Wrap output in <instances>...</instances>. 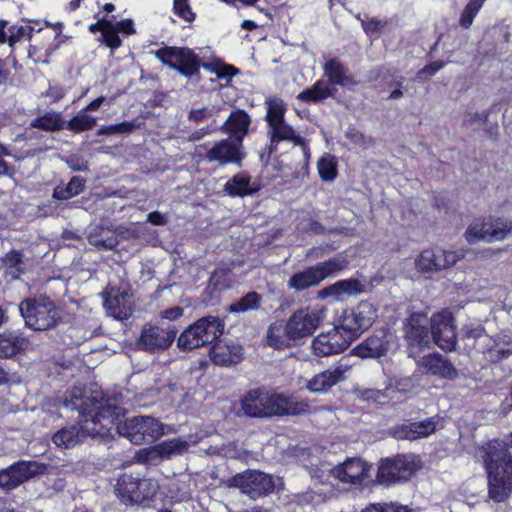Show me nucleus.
<instances>
[{
    "instance_id": "obj_1",
    "label": "nucleus",
    "mask_w": 512,
    "mask_h": 512,
    "mask_svg": "<svg viewBox=\"0 0 512 512\" xmlns=\"http://www.w3.org/2000/svg\"><path fill=\"white\" fill-rule=\"evenodd\" d=\"M63 406L71 411L77 410L81 418H88L90 427L106 429L107 432L111 430L110 424L117 429V424L123 423L120 418L124 416V408L105 400L98 387L74 388L65 394ZM101 432V436L105 434Z\"/></svg>"
},
{
    "instance_id": "obj_2",
    "label": "nucleus",
    "mask_w": 512,
    "mask_h": 512,
    "mask_svg": "<svg viewBox=\"0 0 512 512\" xmlns=\"http://www.w3.org/2000/svg\"><path fill=\"white\" fill-rule=\"evenodd\" d=\"M326 309L323 307H304L294 311L285 324H270L266 333L267 344L282 350L295 347L312 336L325 319Z\"/></svg>"
},
{
    "instance_id": "obj_3",
    "label": "nucleus",
    "mask_w": 512,
    "mask_h": 512,
    "mask_svg": "<svg viewBox=\"0 0 512 512\" xmlns=\"http://www.w3.org/2000/svg\"><path fill=\"white\" fill-rule=\"evenodd\" d=\"M482 451L488 478V496L494 502H504L512 493V455L507 446L499 441H490Z\"/></svg>"
},
{
    "instance_id": "obj_4",
    "label": "nucleus",
    "mask_w": 512,
    "mask_h": 512,
    "mask_svg": "<svg viewBox=\"0 0 512 512\" xmlns=\"http://www.w3.org/2000/svg\"><path fill=\"white\" fill-rule=\"evenodd\" d=\"M18 309L26 328L43 332L62 323V316L55 302L44 295L23 299Z\"/></svg>"
},
{
    "instance_id": "obj_5",
    "label": "nucleus",
    "mask_w": 512,
    "mask_h": 512,
    "mask_svg": "<svg viewBox=\"0 0 512 512\" xmlns=\"http://www.w3.org/2000/svg\"><path fill=\"white\" fill-rule=\"evenodd\" d=\"M224 332V323L215 316H205L187 327L177 338L180 350H192L213 343Z\"/></svg>"
},
{
    "instance_id": "obj_6",
    "label": "nucleus",
    "mask_w": 512,
    "mask_h": 512,
    "mask_svg": "<svg viewBox=\"0 0 512 512\" xmlns=\"http://www.w3.org/2000/svg\"><path fill=\"white\" fill-rule=\"evenodd\" d=\"M158 488L157 482L152 479L124 473L117 480L115 492L123 504L139 505L151 500L156 495Z\"/></svg>"
},
{
    "instance_id": "obj_7",
    "label": "nucleus",
    "mask_w": 512,
    "mask_h": 512,
    "mask_svg": "<svg viewBox=\"0 0 512 512\" xmlns=\"http://www.w3.org/2000/svg\"><path fill=\"white\" fill-rule=\"evenodd\" d=\"M178 332L176 324L167 321H158L155 324L146 323L136 345L138 349L150 353L165 351L171 347Z\"/></svg>"
},
{
    "instance_id": "obj_8",
    "label": "nucleus",
    "mask_w": 512,
    "mask_h": 512,
    "mask_svg": "<svg viewBox=\"0 0 512 512\" xmlns=\"http://www.w3.org/2000/svg\"><path fill=\"white\" fill-rule=\"evenodd\" d=\"M421 468L420 460L413 454H398L382 459L377 472L380 484L390 485L409 480Z\"/></svg>"
},
{
    "instance_id": "obj_9",
    "label": "nucleus",
    "mask_w": 512,
    "mask_h": 512,
    "mask_svg": "<svg viewBox=\"0 0 512 512\" xmlns=\"http://www.w3.org/2000/svg\"><path fill=\"white\" fill-rule=\"evenodd\" d=\"M117 432L131 443H151L163 435V424L151 416H136L117 424Z\"/></svg>"
},
{
    "instance_id": "obj_10",
    "label": "nucleus",
    "mask_w": 512,
    "mask_h": 512,
    "mask_svg": "<svg viewBox=\"0 0 512 512\" xmlns=\"http://www.w3.org/2000/svg\"><path fill=\"white\" fill-rule=\"evenodd\" d=\"M228 486L238 488L250 499L267 496L275 490L273 476L260 470L248 469L238 473L228 480Z\"/></svg>"
},
{
    "instance_id": "obj_11",
    "label": "nucleus",
    "mask_w": 512,
    "mask_h": 512,
    "mask_svg": "<svg viewBox=\"0 0 512 512\" xmlns=\"http://www.w3.org/2000/svg\"><path fill=\"white\" fill-rule=\"evenodd\" d=\"M277 392L266 388L247 391L240 399L243 414L249 418H270L276 416Z\"/></svg>"
},
{
    "instance_id": "obj_12",
    "label": "nucleus",
    "mask_w": 512,
    "mask_h": 512,
    "mask_svg": "<svg viewBox=\"0 0 512 512\" xmlns=\"http://www.w3.org/2000/svg\"><path fill=\"white\" fill-rule=\"evenodd\" d=\"M155 56L164 65L185 77L192 78L199 75L201 60L188 48L164 47L158 49Z\"/></svg>"
},
{
    "instance_id": "obj_13",
    "label": "nucleus",
    "mask_w": 512,
    "mask_h": 512,
    "mask_svg": "<svg viewBox=\"0 0 512 512\" xmlns=\"http://www.w3.org/2000/svg\"><path fill=\"white\" fill-rule=\"evenodd\" d=\"M46 471L47 465L44 463L32 460L17 461L0 470V489L6 493L10 492Z\"/></svg>"
},
{
    "instance_id": "obj_14",
    "label": "nucleus",
    "mask_w": 512,
    "mask_h": 512,
    "mask_svg": "<svg viewBox=\"0 0 512 512\" xmlns=\"http://www.w3.org/2000/svg\"><path fill=\"white\" fill-rule=\"evenodd\" d=\"M377 318V310L368 301H361L355 308L344 310L339 319V326L354 340L363 331L372 326Z\"/></svg>"
},
{
    "instance_id": "obj_15",
    "label": "nucleus",
    "mask_w": 512,
    "mask_h": 512,
    "mask_svg": "<svg viewBox=\"0 0 512 512\" xmlns=\"http://www.w3.org/2000/svg\"><path fill=\"white\" fill-rule=\"evenodd\" d=\"M101 296L108 315L118 320L128 319L131 316L133 302L128 283H120L119 286L109 285Z\"/></svg>"
},
{
    "instance_id": "obj_16",
    "label": "nucleus",
    "mask_w": 512,
    "mask_h": 512,
    "mask_svg": "<svg viewBox=\"0 0 512 512\" xmlns=\"http://www.w3.org/2000/svg\"><path fill=\"white\" fill-rule=\"evenodd\" d=\"M465 256L463 250L446 251L441 248L423 250L415 259V266L421 273H435L455 265Z\"/></svg>"
},
{
    "instance_id": "obj_17",
    "label": "nucleus",
    "mask_w": 512,
    "mask_h": 512,
    "mask_svg": "<svg viewBox=\"0 0 512 512\" xmlns=\"http://www.w3.org/2000/svg\"><path fill=\"white\" fill-rule=\"evenodd\" d=\"M102 434L101 430L90 427L88 418H81L78 423L64 426L52 437L54 444L64 449H70L84 442L87 437Z\"/></svg>"
},
{
    "instance_id": "obj_18",
    "label": "nucleus",
    "mask_w": 512,
    "mask_h": 512,
    "mask_svg": "<svg viewBox=\"0 0 512 512\" xmlns=\"http://www.w3.org/2000/svg\"><path fill=\"white\" fill-rule=\"evenodd\" d=\"M431 339L442 350L452 351L456 347L457 336L454 319L450 312L442 311L431 318Z\"/></svg>"
},
{
    "instance_id": "obj_19",
    "label": "nucleus",
    "mask_w": 512,
    "mask_h": 512,
    "mask_svg": "<svg viewBox=\"0 0 512 512\" xmlns=\"http://www.w3.org/2000/svg\"><path fill=\"white\" fill-rule=\"evenodd\" d=\"M353 341L352 337L343 332L339 324L327 333H321L312 341V349L317 356H329L344 351Z\"/></svg>"
},
{
    "instance_id": "obj_20",
    "label": "nucleus",
    "mask_w": 512,
    "mask_h": 512,
    "mask_svg": "<svg viewBox=\"0 0 512 512\" xmlns=\"http://www.w3.org/2000/svg\"><path fill=\"white\" fill-rule=\"evenodd\" d=\"M428 318L422 313H412L404 324V338L410 348L428 347L431 342V328Z\"/></svg>"
},
{
    "instance_id": "obj_21",
    "label": "nucleus",
    "mask_w": 512,
    "mask_h": 512,
    "mask_svg": "<svg viewBox=\"0 0 512 512\" xmlns=\"http://www.w3.org/2000/svg\"><path fill=\"white\" fill-rule=\"evenodd\" d=\"M245 156L243 143L228 138L216 142L213 147L207 151L205 158L209 162H218L220 165L235 163L240 167Z\"/></svg>"
},
{
    "instance_id": "obj_22",
    "label": "nucleus",
    "mask_w": 512,
    "mask_h": 512,
    "mask_svg": "<svg viewBox=\"0 0 512 512\" xmlns=\"http://www.w3.org/2000/svg\"><path fill=\"white\" fill-rule=\"evenodd\" d=\"M268 136L270 139V144L266 148L267 149V159L266 163H268V159L277 151V145L281 141H292L294 145H298L302 148L303 155L307 160L309 157V148L307 146L306 140L300 135L296 134L295 130L292 126H290L286 121H281L274 123L268 126Z\"/></svg>"
},
{
    "instance_id": "obj_23",
    "label": "nucleus",
    "mask_w": 512,
    "mask_h": 512,
    "mask_svg": "<svg viewBox=\"0 0 512 512\" xmlns=\"http://www.w3.org/2000/svg\"><path fill=\"white\" fill-rule=\"evenodd\" d=\"M391 339V333L380 331L354 347L352 353L362 359L381 358L389 351Z\"/></svg>"
},
{
    "instance_id": "obj_24",
    "label": "nucleus",
    "mask_w": 512,
    "mask_h": 512,
    "mask_svg": "<svg viewBox=\"0 0 512 512\" xmlns=\"http://www.w3.org/2000/svg\"><path fill=\"white\" fill-rule=\"evenodd\" d=\"M482 354L491 363H497L512 355V335L500 333L495 337L489 336L482 346Z\"/></svg>"
},
{
    "instance_id": "obj_25",
    "label": "nucleus",
    "mask_w": 512,
    "mask_h": 512,
    "mask_svg": "<svg viewBox=\"0 0 512 512\" xmlns=\"http://www.w3.org/2000/svg\"><path fill=\"white\" fill-rule=\"evenodd\" d=\"M368 468L359 458H349L331 470V475L344 483H361L367 476Z\"/></svg>"
},
{
    "instance_id": "obj_26",
    "label": "nucleus",
    "mask_w": 512,
    "mask_h": 512,
    "mask_svg": "<svg viewBox=\"0 0 512 512\" xmlns=\"http://www.w3.org/2000/svg\"><path fill=\"white\" fill-rule=\"evenodd\" d=\"M420 367L425 373L433 376L449 380L458 378V371L454 365L439 353L424 356L420 361Z\"/></svg>"
},
{
    "instance_id": "obj_27",
    "label": "nucleus",
    "mask_w": 512,
    "mask_h": 512,
    "mask_svg": "<svg viewBox=\"0 0 512 512\" xmlns=\"http://www.w3.org/2000/svg\"><path fill=\"white\" fill-rule=\"evenodd\" d=\"M210 358L214 364L219 366L236 365L243 360V348L234 342L223 343L219 341L212 346Z\"/></svg>"
},
{
    "instance_id": "obj_28",
    "label": "nucleus",
    "mask_w": 512,
    "mask_h": 512,
    "mask_svg": "<svg viewBox=\"0 0 512 512\" xmlns=\"http://www.w3.org/2000/svg\"><path fill=\"white\" fill-rule=\"evenodd\" d=\"M29 344V339L23 333L5 330L0 333V358L8 359L21 354Z\"/></svg>"
},
{
    "instance_id": "obj_29",
    "label": "nucleus",
    "mask_w": 512,
    "mask_h": 512,
    "mask_svg": "<svg viewBox=\"0 0 512 512\" xmlns=\"http://www.w3.org/2000/svg\"><path fill=\"white\" fill-rule=\"evenodd\" d=\"M251 124L250 116L241 109L233 111L224 124L220 127L223 133L231 134V138L243 143Z\"/></svg>"
},
{
    "instance_id": "obj_30",
    "label": "nucleus",
    "mask_w": 512,
    "mask_h": 512,
    "mask_svg": "<svg viewBox=\"0 0 512 512\" xmlns=\"http://www.w3.org/2000/svg\"><path fill=\"white\" fill-rule=\"evenodd\" d=\"M364 284L358 279L339 280L318 291L317 298L324 300L328 297L338 299L342 295L355 296L364 291Z\"/></svg>"
},
{
    "instance_id": "obj_31",
    "label": "nucleus",
    "mask_w": 512,
    "mask_h": 512,
    "mask_svg": "<svg viewBox=\"0 0 512 512\" xmlns=\"http://www.w3.org/2000/svg\"><path fill=\"white\" fill-rule=\"evenodd\" d=\"M324 75L328 78L326 80L329 85H340V86H355L357 81L353 75L349 73L348 67H346L338 58H332L323 66Z\"/></svg>"
},
{
    "instance_id": "obj_32",
    "label": "nucleus",
    "mask_w": 512,
    "mask_h": 512,
    "mask_svg": "<svg viewBox=\"0 0 512 512\" xmlns=\"http://www.w3.org/2000/svg\"><path fill=\"white\" fill-rule=\"evenodd\" d=\"M344 372L341 366L334 368L333 370H326L316 374L307 383V389L313 393L327 392L334 385L344 379Z\"/></svg>"
},
{
    "instance_id": "obj_33",
    "label": "nucleus",
    "mask_w": 512,
    "mask_h": 512,
    "mask_svg": "<svg viewBox=\"0 0 512 512\" xmlns=\"http://www.w3.org/2000/svg\"><path fill=\"white\" fill-rule=\"evenodd\" d=\"M260 187L251 182V177L247 172L235 174L225 185L224 191L232 197H245L256 194Z\"/></svg>"
},
{
    "instance_id": "obj_34",
    "label": "nucleus",
    "mask_w": 512,
    "mask_h": 512,
    "mask_svg": "<svg viewBox=\"0 0 512 512\" xmlns=\"http://www.w3.org/2000/svg\"><path fill=\"white\" fill-rule=\"evenodd\" d=\"M310 412V405L306 399L298 396H285L277 393L276 416L303 415Z\"/></svg>"
},
{
    "instance_id": "obj_35",
    "label": "nucleus",
    "mask_w": 512,
    "mask_h": 512,
    "mask_svg": "<svg viewBox=\"0 0 512 512\" xmlns=\"http://www.w3.org/2000/svg\"><path fill=\"white\" fill-rule=\"evenodd\" d=\"M436 429V423L433 418L419 422H413L399 427L395 434L399 439L415 440L420 437L429 436Z\"/></svg>"
},
{
    "instance_id": "obj_36",
    "label": "nucleus",
    "mask_w": 512,
    "mask_h": 512,
    "mask_svg": "<svg viewBox=\"0 0 512 512\" xmlns=\"http://www.w3.org/2000/svg\"><path fill=\"white\" fill-rule=\"evenodd\" d=\"M321 280L314 266H309L303 271L294 273L287 281V287L296 293L318 286Z\"/></svg>"
},
{
    "instance_id": "obj_37",
    "label": "nucleus",
    "mask_w": 512,
    "mask_h": 512,
    "mask_svg": "<svg viewBox=\"0 0 512 512\" xmlns=\"http://www.w3.org/2000/svg\"><path fill=\"white\" fill-rule=\"evenodd\" d=\"M337 89L330 86L326 80L320 79L310 88L303 90L297 95V99L305 103H318L328 97L335 98Z\"/></svg>"
},
{
    "instance_id": "obj_38",
    "label": "nucleus",
    "mask_w": 512,
    "mask_h": 512,
    "mask_svg": "<svg viewBox=\"0 0 512 512\" xmlns=\"http://www.w3.org/2000/svg\"><path fill=\"white\" fill-rule=\"evenodd\" d=\"M88 242L99 250H112L119 244L115 231L104 226L92 228L88 235Z\"/></svg>"
},
{
    "instance_id": "obj_39",
    "label": "nucleus",
    "mask_w": 512,
    "mask_h": 512,
    "mask_svg": "<svg viewBox=\"0 0 512 512\" xmlns=\"http://www.w3.org/2000/svg\"><path fill=\"white\" fill-rule=\"evenodd\" d=\"M189 445L187 441L181 439H169L156 445L150 452L152 457H159L160 459H171L175 456H180L188 451Z\"/></svg>"
},
{
    "instance_id": "obj_40",
    "label": "nucleus",
    "mask_w": 512,
    "mask_h": 512,
    "mask_svg": "<svg viewBox=\"0 0 512 512\" xmlns=\"http://www.w3.org/2000/svg\"><path fill=\"white\" fill-rule=\"evenodd\" d=\"M65 120L60 112L53 110L45 112L30 122V127L46 132H56L65 128Z\"/></svg>"
},
{
    "instance_id": "obj_41",
    "label": "nucleus",
    "mask_w": 512,
    "mask_h": 512,
    "mask_svg": "<svg viewBox=\"0 0 512 512\" xmlns=\"http://www.w3.org/2000/svg\"><path fill=\"white\" fill-rule=\"evenodd\" d=\"M86 181L80 176H73L66 186H56L52 197L57 200H68L82 193L85 189Z\"/></svg>"
},
{
    "instance_id": "obj_42",
    "label": "nucleus",
    "mask_w": 512,
    "mask_h": 512,
    "mask_svg": "<svg viewBox=\"0 0 512 512\" xmlns=\"http://www.w3.org/2000/svg\"><path fill=\"white\" fill-rule=\"evenodd\" d=\"M462 335L465 340L471 342V345L480 353L482 346L485 345L489 335L481 324L469 323L463 326Z\"/></svg>"
},
{
    "instance_id": "obj_43",
    "label": "nucleus",
    "mask_w": 512,
    "mask_h": 512,
    "mask_svg": "<svg viewBox=\"0 0 512 512\" xmlns=\"http://www.w3.org/2000/svg\"><path fill=\"white\" fill-rule=\"evenodd\" d=\"M347 266L348 261L344 257H333L314 265L321 282L343 271Z\"/></svg>"
},
{
    "instance_id": "obj_44",
    "label": "nucleus",
    "mask_w": 512,
    "mask_h": 512,
    "mask_svg": "<svg viewBox=\"0 0 512 512\" xmlns=\"http://www.w3.org/2000/svg\"><path fill=\"white\" fill-rule=\"evenodd\" d=\"M267 108L265 120L268 126L285 120L286 104L277 97H267L265 100Z\"/></svg>"
},
{
    "instance_id": "obj_45",
    "label": "nucleus",
    "mask_w": 512,
    "mask_h": 512,
    "mask_svg": "<svg viewBox=\"0 0 512 512\" xmlns=\"http://www.w3.org/2000/svg\"><path fill=\"white\" fill-rule=\"evenodd\" d=\"M260 302L261 295L255 291H251L232 303L229 307V311L232 313H244L257 310L260 307Z\"/></svg>"
},
{
    "instance_id": "obj_46",
    "label": "nucleus",
    "mask_w": 512,
    "mask_h": 512,
    "mask_svg": "<svg viewBox=\"0 0 512 512\" xmlns=\"http://www.w3.org/2000/svg\"><path fill=\"white\" fill-rule=\"evenodd\" d=\"M96 125V118L88 115L86 110H80L76 116L65 124V128L73 132H83L92 129Z\"/></svg>"
},
{
    "instance_id": "obj_47",
    "label": "nucleus",
    "mask_w": 512,
    "mask_h": 512,
    "mask_svg": "<svg viewBox=\"0 0 512 512\" xmlns=\"http://www.w3.org/2000/svg\"><path fill=\"white\" fill-rule=\"evenodd\" d=\"M318 173L323 181H333L337 172V161L335 156L331 154H325L321 157L317 163Z\"/></svg>"
},
{
    "instance_id": "obj_48",
    "label": "nucleus",
    "mask_w": 512,
    "mask_h": 512,
    "mask_svg": "<svg viewBox=\"0 0 512 512\" xmlns=\"http://www.w3.org/2000/svg\"><path fill=\"white\" fill-rule=\"evenodd\" d=\"M489 240L501 241L504 240L512 230V224L508 220L502 218H496L495 220L488 222Z\"/></svg>"
},
{
    "instance_id": "obj_49",
    "label": "nucleus",
    "mask_w": 512,
    "mask_h": 512,
    "mask_svg": "<svg viewBox=\"0 0 512 512\" xmlns=\"http://www.w3.org/2000/svg\"><path fill=\"white\" fill-rule=\"evenodd\" d=\"M487 227L488 222H475L471 224L465 232L467 242L470 244L477 243L481 240L490 242L489 230L486 229Z\"/></svg>"
},
{
    "instance_id": "obj_50",
    "label": "nucleus",
    "mask_w": 512,
    "mask_h": 512,
    "mask_svg": "<svg viewBox=\"0 0 512 512\" xmlns=\"http://www.w3.org/2000/svg\"><path fill=\"white\" fill-rule=\"evenodd\" d=\"M34 28L28 24L25 25H12L8 28L9 37L8 44L13 47L17 42H20L25 39H30L32 37V32Z\"/></svg>"
},
{
    "instance_id": "obj_51",
    "label": "nucleus",
    "mask_w": 512,
    "mask_h": 512,
    "mask_svg": "<svg viewBox=\"0 0 512 512\" xmlns=\"http://www.w3.org/2000/svg\"><path fill=\"white\" fill-rule=\"evenodd\" d=\"M136 128H138V125L136 124L135 121H123L121 123L101 127L98 130L97 135H113V134L131 133Z\"/></svg>"
},
{
    "instance_id": "obj_52",
    "label": "nucleus",
    "mask_w": 512,
    "mask_h": 512,
    "mask_svg": "<svg viewBox=\"0 0 512 512\" xmlns=\"http://www.w3.org/2000/svg\"><path fill=\"white\" fill-rule=\"evenodd\" d=\"M482 3L483 2H467L459 19V25L462 28L468 29L472 25L475 16L482 8Z\"/></svg>"
},
{
    "instance_id": "obj_53",
    "label": "nucleus",
    "mask_w": 512,
    "mask_h": 512,
    "mask_svg": "<svg viewBox=\"0 0 512 512\" xmlns=\"http://www.w3.org/2000/svg\"><path fill=\"white\" fill-rule=\"evenodd\" d=\"M105 23L106 25L102 28V41L112 50L119 48L122 41L118 35L117 29L112 22Z\"/></svg>"
},
{
    "instance_id": "obj_54",
    "label": "nucleus",
    "mask_w": 512,
    "mask_h": 512,
    "mask_svg": "<svg viewBox=\"0 0 512 512\" xmlns=\"http://www.w3.org/2000/svg\"><path fill=\"white\" fill-rule=\"evenodd\" d=\"M6 268H24L23 254L18 250H11L2 259Z\"/></svg>"
},
{
    "instance_id": "obj_55",
    "label": "nucleus",
    "mask_w": 512,
    "mask_h": 512,
    "mask_svg": "<svg viewBox=\"0 0 512 512\" xmlns=\"http://www.w3.org/2000/svg\"><path fill=\"white\" fill-rule=\"evenodd\" d=\"M173 12L176 16L187 22H192L195 19V13L188 2H173Z\"/></svg>"
},
{
    "instance_id": "obj_56",
    "label": "nucleus",
    "mask_w": 512,
    "mask_h": 512,
    "mask_svg": "<svg viewBox=\"0 0 512 512\" xmlns=\"http://www.w3.org/2000/svg\"><path fill=\"white\" fill-rule=\"evenodd\" d=\"M446 62L444 61H434L430 64L426 65L422 69H420L416 74L417 80H426L431 76L435 75L440 69L445 66Z\"/></svg>"
},
{
    "instance_id": "obj_57",
    "label": "nucleus",
    "mask_w": 512,
    "mask_h": 512,
    "mask_svg": "<svg viewBox=\"0 0 512 512\" xmlns=\"http://www.w3.org/2000/svg\"><path fill=\"white\" fill-rule=\"evenodd\" d=\"M67 166L73 171H88V163L83 156L79 154H71L64 159Z\"/></svg>"
},
{
    "instance_id": "obj_58",
    "label": "nucleus",
    "mask_w": 512,
    "mask_h": 512,
    "mask_svg": "<svg viewBox=\"0 0 512 512\" xmlns=\"http://www.w3.org/2000/svg\"><path fill=\"white\" fill-rule=\"evenodd\" d=\"M360 512H409L406 508L398 507L396 504L373 503L362 509Z\"/></svg>"
},
{
    "instance_id": "obj_59",
    "label": "nucleus",
    "mask_w": 512,
    "mask_h": 512,
    "mask_svg": "<svg viewBox=\"0 0 512 512\" xmlns=\"http://www.w3.org/2000/svg\"><path fill=\"white\" fill-rule=\"evenodd\" d=\"M213 115V108L202 107L200 109H192L188 114V119L195 123L202 122Z\"/></svg>"
},
{
    "instance_id": "obj_60",
    "label": "nucleus",
    "mask_w": 512,
    "mask_h": 512,
    "mask_svg": "<svg viewBox=\"0 0 512 512\" xmlns=\"http://www.w3.org/2000/svg\"><path fill=\"white\" fill-rule=\"evenodd\" d=\"M183 315V308L179 306H175L169 309H166L160 313L159 321H167L170 322L179 319Z\"/></svg>"
},
{
    "instance_id": "obj_61",
    "label": "nucleus",
    "mask_w": 512,
    "mask_h": 512,
    "mask_svg": "<svg viewBox=\"0 0 512 512\" xmlns=\"http://www.w3.org/2000/svg\"><path fill=\"white\" fill-rule=\"evenodd\" d=\"M490 112L484 111L482 113H470L467 115L466 119L464 120L465 125L472 126L474 124H485L488 121Z\"/></svg>"
},
{
    "instance_id": "obj_62",
    "label": "nucleus",
    "mask_w": 512,
    "mask_h": 512,
    "mask_svg": "<svg viewBox=\"0 0 512 512\" xmlns=\"http://www.w3.org/2000/svg\"><path fill=\"white\" fill-rule=\"evenodd\" d=\"M238 72V69L231 65H224L217 71V76L222 79H231Z\"/></svg>"
},
{
    "instance_id": "obj_63",
    "label": "nucleus",
    "mask_w": 512,
    "mask_h": 512,
    "mask_svg": "<svg viewBox=\"0 0 512 512\" xmlns=\"http://www.w3.org/2000/svg\"><path fill=\"white\" fill-rule=\"evenodd\" d=\"M117 31L124 32L126 34H134L135 29L133 27V21L131 19H125L117 22Z\"/></svg>"
},
{
    "instance_id": "obj_64",
    "label": "nucleus",
    "mask_w": 512,
    "mask_h": 512,
    "mask_svg": "<svg viewBox=\"0 0 512 512\" xmlns=\"http://www.w3.org/2000/svg\"><path fill=\"white\" fill-rule=\"evenodd\" d=\"M147 221L153 225H165L166 219L163 214L158 211L150 212L147 215Z\"/></svg>"
}]
</instances>
